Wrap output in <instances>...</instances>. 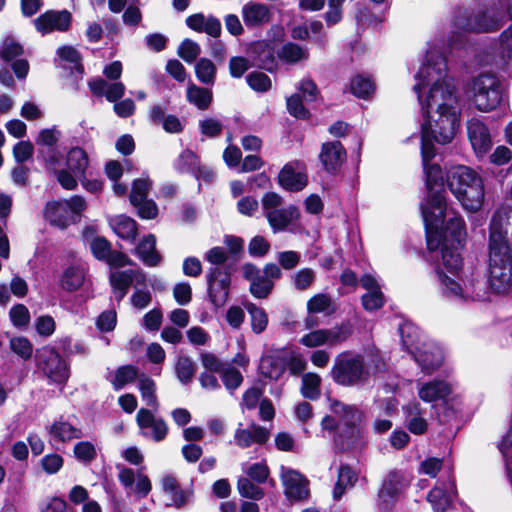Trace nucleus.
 Masks as SVG:
<instances>
[{
    "mask_svg": "<svg viewBox=\"0 0 512 512\" xmlns=\"http://www.w3.org/2000/svg\"><path fill=\"white\" fill-rule=\"evenodd\" d=\"M284 199L276 192H267L261 199L263 214L274 233L289 230L299 220L300 210L290 204L283 207Z\"/></svg>",
    "mask_w": 512,
    "mask_h": 512,
    "instance_id": "obj_8",
    "label": "nucleus"
},
{
    "mask_svg": "<svg viewBox=\"0 0 512 512\" xmlns=\"http://www.w3.org/2000/svg\"><path fill=\"white\" fill-rule=\"evenodd\" d=\"M135 253L139 259L149 267H155L160 264L162 258L156 250V238L149 234L145 236L135 248Z\"/></svg>",
    "mask_w": 512,
    "mask_h": 512,
    "instance_id": "obj_32",
    "label": "nucleus"
},
{
    "mask_svg": "<svg viewBox=\"0 0 512 512\" xmlns=\"http://www.w3.org/2000/svg\"><path fill=\"white\" fill-rule=\"evenodd\" d=\"M308 314L324 313L331 315L335 312V305L332 298L325 293L315 294L307 301Z\"/></svg>",
    "mask_w": 512,
    "mask_h": 512,
    "instance_id": "obj_47",
    "label": "nucleus"
},
{
    "mask_svg": "<svg viewBox=\"0 0 512 512\" xmlns=\"http://www.w3.org/2000/svg\"><path fill=\"white\" fill-rule=\"evenodd\" d=\"M243 277L250 282V292L258 299L267 298L273 288L274 282L265 276L261 270L251 263H246L242 267Z\"/></svg>",
    "mask_w": 512,
    "mask_h": 512,
    "instance_id": "obj_22",
    "label": "nucleus"
},
{
    "mask_svg": "<svg viewBox=\"0 0 512 512\" xmlns=\"http://www.w3.org/2000/svg\"><path fill=\"white\" fill-rule=\"evenodd\" d=\"M454 495L455 484L453 480H450L448 486L445 488H433L429 492L427 499L431 503L435 512H445L450 507Z\"/></svg>",
    "mask_w": 512,
    "mask_h": 512,
    "instance_id": "obj_33",
    "label": "nucleus"
},
{
    "mask_svg": "<svg viewBox=\"0 0 512 512\" xmlns=\"http://www.w3.org/2000/svg\"><path fill=\"white\" fill-rule=\"evenodd\" d=\"M186 25L196 31L205 32L211 37L218 38L222 31L221 22L215 16H205L203 13H196L186 18Z\"/></svg>",
    "mask_w": 512,
    "mask_h": 512,
    "instance_id": "obj_29",
    "label": "nucleus"
},
{
    "mask_svg": "<svg viewBox=\"0 0 512 512\" xmlns=\"http://www.w3.org/2000/svg\"><path fill=\"white\" fill-rule=\"evenodd\" d=\"M447 185L465 210L475 212L482 207L485 196L483 180L470 167H452L447 174Z\"/></svg>",
    "mask_w": 512,
    "mask_h": 512,
    "instance_id": "obj_4",
    "label": "nucleus"
},
{
    "mask_svg": "<svg viewBox=\"0 0 512 512\" xmlns=\"http://www.w3.org/2000/svg\"><path fill=\"white\" fill-rule=\"evenodd\" d=\"M200 161L198 156L191 150H184L175 162V169L180 173H193L196 171Z\"/></svg>",
    "mask_w": 512,
    "mask_h": 512,
    "instance_id": "obj_54",
    "label": "nucleus"
},
{
    "mask_svg": "<svg viewBox=\"0 0 512 512\" xmlns=\"http://www.w3.org/2000/svg\"><path fill=\"white\" fill-rule=\"evenodd\" d=\"M412 355L421 367L422 371L427 374L438 369L442 365L444 359L441 348L432 342L423 343V346Z\"/></svg>",
    "mask_w": 512,
    "mask_h": 512,
    "instance_id": "obj_25",
    "label": "nucleus"
},
{
    "mask_svg": "<svg viewBox=\"0 0 512 512\" xmlns=\"http://www.w3.org/2000/svg\"><path fill=\"white\" fill-rule=\"evenodd\" d=\"M217 69L208 58H200L195 64V75L204 85L213 86L216 81Z\"/></svg>",
    "mask_w": 512,
    "mask_h": 512,
    "instance_id": "obj_49",
    "label": "nucleus"
},
{
    "mask_svg": "<svg viewBox=\"0 0 512 512\" xmlns=\"http://www.w3.org/2000/svg\"><path fill=\"white\" fill-rule=\"evenodd\" d=\"M277 55L280 60L289 64H295L308 59L309 51L307 48L294 42H287L278 50Z\"/></svg>",
    "mask_w": 512,
    "mask_h": 512,
    "instance_id": "obj_46",
    "label": "nucleus"
},
{
    "mask_svg": "<svg viewBox=\"0 0 512 512\" xmlns=\"http://www.w3.org/2000/svg\"><path fill=\"white\" fill-rule=\"evenodd\" d=\"M507 13L511 24L498 37V54L505 62L512 59V0L507 2Z\"/></svg>",
    "mask_w": 512,
    "mask_h": 512,
    "instance_id": "obj_45",
    "label": "nucleus"
},
{
    "mask_svg": "<svg viewBox=\"0 0 512 512\" xmlns=\"http://www.w3.org/2000/svg\"><path fill=\"white\" fill-rule=\"evenodd\" d=\"M448 238L451 239L452 243L461 246L466 238V227L465 222L460 216L451 217L445 227V242L447 243Z\"/></svg>",
    "mask_w": 512,
    "mask_h": 512,
    "instance_id": "obj_48",
    "label": "nucleus"
},
{
    "mask_svg": "<svg viewBox=\"0 0 512 512\" xmlns=\"http://www.w3.org/2000/svg\"><path fill=\"white\" fill-rule=\"evenodd\" d=\"M138 389L141 394L142 401L153 411L159 409V401L156 395V383L145 373H141L138 377Z\"/></svg>",
    "mask_w": 512,
    "mask_h": 512,
    "instance_id": "obj_40",
    "label": "nucleus"
},
{
    "mask_svg": "<svg viewBox=\"0 0 512 512\" xmlns=\"http://www.w3.org/2000/svg\"><path fill=\"white\" fill-rule=\"evenodd\" d=\"M186 98L189 103L195 105L198 109L206 110L212 102L213 94L210 89L190 82L187 86Z\"/></svg>",
    "mask_w": 512,
    "mask_h": 512,
    "instance_id": "obj_41",
    "label": "nucleus"
},
{
    "mask_svg": "<svg viewBox=\"0 0 512 512\" xmlns=\"http://www.w3.org/2000/svg\"><path fill=\"white\" fill-rule=\"evenodd\" d=\"M328 10L324 14V20L328 27H332L343 18V4L346 0H327Z\"/></svg>",
    "mask_w": 512,
    "mask_h": 512,
    "instance_id": "obj_62",
    "label": "nucleus"
},
{
    "mask_svg": "<svg viewBox=\"0 0 512 512\" xmlns=\"http://www.w3.org/2000/svg\"><path fill=\"white\" fill-rule=\"evenodd\" d=\"M415 79L417 82L413 90L424 116L421 133L427 130L440 144L451 142L459 125L460 108L443 53L436 49L428 50L426 61Z\"/></svg>",
    "mask_w": 512,
    "mask_h": 512,
    "instance_id": "obj_1",
    "label": "nucleus"
},
{
    "mask_svg": "<svg viewBox=\"0 0 512 512\" xmlns=\"http://www.w3.org/2000/svg\"><path fill=\"white\" fill-rule=\"evenodd\" d=\"M374 90V83L369 77L358 75L351 80V92L359 98H366Z\"/></svg>",
    "mask_w": 512,
    "mask_h": 512,
    "instance_id": "obj_63",
    "label": "nucleus"
},
{
    "mask_svg": "<svg viewBox=\"0 0 512 512\" xmlns=\"http://www.w3.org/2000/svg\"><path fill=\"white\" fill-rule=\"evenodd\" d=\"M401 342L403 347L411 354L417 351L426 343L422 340L420 329L410 322H404L399 326Z\"/></svg>",
    "mask_w": 512,
    "mask_h": 512,
    "instance_id": "obj_37",
    "label": "nucleus"
},
{
    "mask_svg": "<svg viewBox=\"0 0 512 512\" xmlns=\"http://www.w3.org/2000/svg\"><path fill=\"white\" fill-rule=\"evenodd\" d=\"M316 281V272L312 268H302L291 275V284L294 290L305 292L311 289Z\"/></svg>",
    "mask_w": 512,
    "mask_h": 512,
    "instance_id": "obj_51",
    "label": "nucleus"
},
{
    "mask_svg": "<svg viewBox=\"0 0 512 512\" xmlns=\"http://www.w3.org/2000/svg\"><path fill=\"white\" fill-rule=\"evenodd\" d=\"M330 411L334 416L326 415L321 421L324 431L332 432L339 427H352L361 425L364 413L356 405L343 403L339 400H330Z\"/></svg>",
    "mask_w": 512,
    "mask_h": 512,
    "instance_id": "obj_11",
    "label": "nucleus"
},
{
    "mask_svg": "<svg viewBox=\"0 0 512 512\" xmlns=\"http://www.w3.org/2000/svg\"><path fill=\"white\" fill-rule=\"evenodd\" d=\"M252 65L272 71L275 67V57L271 46L263 41L253 43L248 50Z\"/></svg>",
    "mask_w": 512,
    "mask_h": 512,
    "instance_id": "obj_30",
    "label": "nucleus"
},
{
    "mask_svg": "<svg viewBox=\"0 0 512 512\" xmlns=\"http://www.w3.org/2000/svg\"><path fill=\"white\" fill-rule=\"evenodd\" d=\"M245 308L250 315L252 331L256 334L262 333L268 325V316L265 310L251 302L246 303Z\"/></svg>",
    "mask_w": 512,
    "mask_h": 512,
    "instance_id": "obj_52",
    "label": "nucleus"
},
{
    "mask_svg": "<svg viewBox=\"0 0 512 512\" xmlns=\"http://www.w3.org/2000/svg\"><path fill=\"white\" fill-rule=\"evenodd\" d=\"M200 53V45L188 38L182 41L177 50L178 56L189 64L193 63L198 58Z\"/></svg>",
    "mask_w": 512,
    "mask_h": 512,
    "instance_id": "obj_60",
    "label": "nucleus"
},
{
    "mask_svg": "<svg viewBox=\"0 0 512 512\" xmlns=\"http://www.w3.org/2000/svg\"><path fill=\"white\" fill-rule=\"evenodd\" d=\"M280 478L284 486L285 495L294 501L307 499L309 495L308 481L298 471L281 466Z\"/></svg>",
    "mask_w": 512,
    "mask_h": 512,
    "instance_id": "obj_19",
    "label": "nucleus"
},
{
    "mask_svg": "<svg viewBox=\"0 0 512 512\" xmlns=\"http://www.w3.org/2000/svg\"><path fill=\"white\" fill-rule=\"evenodd\" d=\"M407 484L403 472L397 470L389 472L383 480L382 487L378 493L379 508L384 512L391 510Z\"/></svg>",
    "mask_w": 512,
    "mask_h": 512,
    "instance_id": "obj_15",
    "label": "nucleus"
},
{
    "mask_svg": "<svg viewBox=\"0 0 512 512\" xmlns=\"http://www.w3.org/2000/svg\"><path fill=\"white\" fill-rule=\"evenodd\" d=\"M450 386L442 380H434L422 384L418 388V396L424 402L442 400L450 394Z\"/></svg>",
    "mask_w": 512,
    "mask_h": 512,
    "instance_id": "obj_35",
    "label": "nucleus"
},
{
    "mask_svg": "<svg viewBox=\"0 0 512 512\" xmlns=\"http://www.w3.org/2000/svg\"><path fill=\"white\" fill-rule=\"evenodd\" d=\"M239 494L244 498L260 500L264 497L263 489L247 477H240L237 482Z\"/></svg>",
    "mask_w": 512,
    "mask_h": 512,
    "instance_id": "obj_56",
    "label": "nucleus"
},
{
    "mask_svg": "<svg viewBox=\"0 0 512 512\" xmlns=\"http://www.w3.org/2000/svg\"><path fill=\"white\" fill-rule=\"evenodd\" d=\"M355 19L358 26L362 28L376 27L383 21L382 15L373 13L365 5L358 7Z\"/></svg>",
    "mask_w": 512,
    "mask_h": 512,
    "instance_id": "obj_59",
    "label": "nucleus"
},
{
    "mask_svg": "<svg viewBox=\"0 0 512 512\" xmlns=\"http://www.w3.org/2000/svg\"><path fill=\"white\" fill-rule=\"evenodd\" d=\"M57 56L62 60L72 65L77 72H83L82 57L80 52L73 46L65 45L57 49Z\"/></svg>",
    "mask_w": 512,
    "mask_h": 512,
    "instance_id": "obj_57",
    "label": "nucleus"
},
{
    "mask_svg": "<svg viewBox=\"0 0 512 512\" xmlns=\"http://www.w3.org/2000/svg\"><path fill=\"white\" fill-rule=\"evenodd\" d=\"M39 368L56 384H64L69 378V368L62 356L53 348H45L39 356Z\"/></svg>",
    "mask_w": 512,
    "mask_h": 512,
    "instance_id": "obj_14",
    "label": "nucleus"
},
{
    "mask_svg": "<svg viewBox=\"0 0 512 512\" xmlns=\"http://www.w3.org/2000/svg\"><path fill=\"white\" fill-rule=\"evenodd\" d=\"M321 378L316 373H306L302 376L301 393L305 398L316 400L320 397Z\"/></svg>",
    "mask_w": 512,
    "mask_h": 512,
    "instance_id": "obj_53",
    "label": "nucleus"
},
{
    "mask_svg": "<svg viewBox=\"0 0 512 512\" xmlns=\"http://www.w3.org/2000/svg\"><path fill=\"white\" fill-rule=\"evenodd\" d=\"M247 84L256 92L264 93L272 86L271 79L263 72L254 71L246 76Z\"/></svg>",
    "mask_w": 512,
    "mask_h": 512,
    "instance_id": "obj_61",
    "label": "nucleus"
},
{
    "mask_svg": "<svg viewBox=\"0 0 512 512\" xmlns=\"http://www.w3.org/2000/svg\"><path fill=\"white\" fill-rule=\"evenodd\" d=\"M505 213L497 211L490 223L489 284L497 294H507L512 289V257L504 230Z\"/></svg>",
    "mask_w": 512,
    "mask_h": 512,
    "instance_id": "obj_3",
    "label": "nucleus"
},
{
    "mask_svg": "<svg viewBox=\"0 0 512 512\" xmlns=\"http://www.w3.org/2000/svg\"><path fill=\"white\" fill-rule=\"evenodd\" d=\"M458 245L449 246L446 242L443 243L441 249V264L447 273L453 276H458L462 268L463 260L458 252Z\"/></svg>",
    "mask_w": 512,
    "mask_h": 512,
    "instance_id": "obj_39",
    "label": "nucleus"
},
{
    "mask_svg": "<svg viewBox=\"0 0 512 512\" xmlns=\"http://www.w3.org/2000/svg\"><path fill=\"white\" fill-rule=\"evenodd\" d=\"M44 216L51 225L61 229H64L71 223H74V219L71 218L67 210V204L63 203V201L47 203L44 209Z\"/></svg>",
    "mask_w": 512,
    "mask_h": 512,
    "instance_id": "obj_31",
    "label": "nucleus"
},
{
    "mask_svg": "<svg viewBox=\"0 0 512 512\" xmlns=\"http://www.w3.org/2000/svg\"><path fill=\"white\" fill-rule=\"evenodd\" d=\"M330 375L337 384L354 387L368 382L370 370L361 354L345 351L335 358Z\"/></svg>",
    "mask_w": 512,
    "mask_h": 512,
    "instance_id": "obj_6",
    "label": "nucleus"
},
{
    "mask_svg": "<svg viewBox=\"0 0 512 512\" xmlns=\"http://www.w3.org/2000/svg\"><path fill=\"white\" fill-rule=\"evenodd\" d=\"M195 371H196V365L190 357L180 356L177 359V362L175 365V372H176L178 380L181 383L187 384V383L191 382V380L195 374Z\"/></svg>",
    "mask_w": 512,
    "mask_h": 512,
    "instance_id": "obj_55",
    "label": "nucleus"
},
{
    "mask_svg": "<svg viewBox=\"0 0 512 512\" xmlns=\"http://www.w3.org/2000/svg\"><path fill=\"white\" fill-rule=\"evenodd\" d=\"M76 421L74 416L67 418L61 416L54 421L48 430L51 442L66 443L83 437L82 429L77 426Z\"/></svg>",
    "mask_w": 512,
    "mask_h": 512,
    "instance_id": "obj_23",
    "label": "nucleus"
},
{
    "mask_svg": "<svg viewBox=\"0 0 512 512\" xmlns=\"http://www.w3.org/2000/svg\"><path fill=\"white\" fill-rule=\"evenodd\" d=\"M433 140L434 138L424 129V132L421 133V156L426 176L428 199L421 205V212L427 230L442 227L446 209L444 190H434L435 186L442 187L443 185V171L438 164H429L436 154Z\"/></svg>",
    "mask_w": 512,
    "mask_h": 512,
    "instance_id": "obj_2",
    "label": "nucleus"
},
{
    "mask_svg": "<svg viewBox=\"0 0 512 512\" xmlns=\"http://www.w3.org/2000/svg\"><path fill=\"white\" fill-rule=\"evenodd\" d=\"M278 183L287 191L298 192L306 187L308 176L300 162H290L279 172Z\"/></svg>",
    "mask_w": 512,
    "mask_h": 512,
    "instance_id": "obj_20",
    "label": "nucleus"
},
{
    "mask_svg": "<svg viewBox=\"0 0 512 512\" xmlns=\"http://www.w3.org/2000/svg\"><path fill=\"white\" fill-rule=\"evenodd\" d=\"M241 16L246 28L257 29L270 23L272 11L268 5L251 0L242 6Z\"/></svg>",
    "mask_w": 512,
    "mask_h": 512,
    "instance_id": "obj_21",
    "label": "nucleus"
},
{
    "mask_svg": "<svg viewBox=\"0 0 512 512\" xmlns=\"http://www.w3.org/2000/svg\"><path fill=\"white\" fill-rule=\"evenodd\" d=\"M220 377L226 389L233 393L243 382V376L241 372L235 367L226 365L221 371Z\"/></svg>",
    "mask_w": 512,
    "mask_h": 512,
    "instance_id": "obj_58",
    "label": "nucleus"
},
{
    "mask_svg": "<svg viewBox=\"0 0 512 512\" xmlns=\"http://www.w3.org/2000/svg\"><path fill=\"white\" fill-rule=\"evenodd\" d=\"M66 163L75 177L82 178L88 168V155L82 148L74 147L68 152Z\"/></svg>",
    "mask_w": 512,
    "mask_h": 512,
    "instance_id": "obj_42",
    "label": "nucleus"
},
{
    "mask_svg": "<svg viewBox=\"0 0 512 512\" xmlns=\"http://www.w3.org/2000/svg\"><path fill=\"white\" fill-rule=\"evenodd\" d=\"M351 334V326L349 324H342L330 329H317L311 331L300 339V343L309 348H315L322 345L333 347L346 341Z\"/></svg>",
    "mask_w": 512,
    "mask_h": 512,
    "instance_id": "obj_13",
    "label": "nucleus"
},
{
    "mask_svg": "<svg viewBox=\"0 0 512 512\" xmlns=\"http://www.w3.org/2000/svg\"><path fill=\"white\" fill-rule=\"evenodd\" d=\"M504 15V5L501 2L496 3L495 0H492L486 10L479 11L465 20L458 18L455 25L471 32H491L498 30L502 26Z\"/></svg>",
    "mask_w": 512,
    "mask_h": 512,
    "instance_id": "obj_10",
    "label": "nucleus"
},
{
    "mask_svg": "<svg viewBox=\"0 0 512 512\" xmlns=\"http://www.w3.org/2000/svg\"><path fill=\"white\" fill-rule=\"evenodd\" d=\"M109 281L112 287L115 300L120 303L128 293L130 285H135V292L131 296V303L137 309L146 308L152 299L148 290L138 287L146 286V275L141 269H128L124 271H114L109 275Z\"/></svg>",
    "mask_w": 512,
    "mask_h": 512,
    "instance_id": "obj_5",
    "label": "nucleus"
},
{
    "mask_svg": "<svg viewBox=\"0 0 512 512\" xmlns=\"http://www.w3.org/2000/svg\"><path fill=\"white\" fill-rule=\"evenodd\" d=\"M357 480V473L349 465H341L338 471V479L333 489L334 499L339 500L346 489L352 488Z\"/></svg>",
    "mask_w": 512,
    "mask_h": 512,
    "instance_id": "obj_43",
    "label": "nucleus"
},
{
    "mask_svg": "<svg viewBox=\"0 0 512 512\" xmlns=\"http://www.w3.org/2000/svg\"><path fill=\"white\" fill-rule=\"evenodd\" d=\"M207 291L210 303L215 308L223 307L229 296L231 276L222 266L211 267L207 274Z\"/></svg>",
    "mask_w": 512,
    "mask_h": 512,
    "instance_id": "obj_12",
    "label": "nucleus"
},
{
    "mask_svg": "<svg viewBox=\"0 0 512 512\" xmlns=\"http://www.w3.org/2000/svg\"><path fill=\"white\" fill-rule=\"evenodd\" d=\"M35 29L42 35L67 32L72 24V14L66 10H47L33 21Z\"/></svg>",
    "mask_w": 512,
    "mask_h": 512,
    "instance_id": "obj_17",
    "label": "nucleus"
},
{
    "mask_svg": "<svg viewBox=\"0 0 512 512\" xmlns=\"http://www.w3.org/2000/svg\"><path fill=\"white\" fill-rule=\"evenodd\" d=\"M161 486L170 502L167 505L181 508L186 505L192 497V491L182 489L178 480L172 474H166L161 479Z\"/></svg>",
    "mask_w": 512,
    "mask_h": 512,
    "instance_id": "obj_27",
    "label": "nucleus"
},
{
    "mask_svg": "<svg viewBox=\"0 0 512 512\" xmlns=\"http://www.w3.org/2000/svg\"><path fill=\"white\" fill-rule=\"evenodd\" d=\"M86 267L82 263H75L67 267L61 276V287L69 292L78 290L84 283Z\"/></svg>",
    "mask_w": 512,
    "mask_h": 512,
    "instance_id": "obj_34",
    "label": "nucleus"
},
{
    "mask_svg": "<svg viewBox=\"0 0 512 512\" xmlns=\"http://www.w3.org/2000/svg\"><path fill=\"white\" fill-rule=\"evenodd\" d=\"M346 156L343 145L339 141H331L322 145L319 159L328 173L337 174L346 161Z\"/></svg>",
    "mask_w": 512,
    "mask_h": 512,
    "instance_id": "obj_24",
    "label": "nucleus"
},
{
    "mask_svg": "<svg viewBox=\"0 0 512 512\" xmlns=\"http://www.w3.org/2000/svg\"><path fill=\"white\" fill-rule=\"evenodd\" d=\"M109 224L116 235L129 242H134L137 237V223L125 215H118L110 219Z\"/></svg>",
    "mask_w": 512,
    "mask_h": 512,
    "instance_id": "obj_38",
    "label": "nucleus"
},
{
    "mask_svg": "<svg viewBox=\"0 0 512 512\" xmlns=\"http://www.w3.org/2000/svg\"><path fill=\"white\" fill-rule=\"evenodd\" d=\"M333 443L341 452H357L367 445V434L362 425L334 429Z\"/></svg>",
    "mask_w": 512,
    "mask_h": 512,
    "instance_id": "obj_16",
    "label": "nucleus"
},
{
    "mask_svg": "<svg viewBox=\"0 0 512 512\" xmlns=\"http://www.w3.org/2000/svg\"><path fill=\"white\" fill-rule=\"evenodd\" d=\"M404 413L406 427L411 433L421 435L426 432L428 424L422 416L420 404L418 402H411L405 406Z\"/></svg>",
    "mask_w": 512,
    "mask_h": 512,
    "instance_id": "obj_36",
    "label": "nucleus"
},
{
    "mask_svg": "<svg viewBox=\"0 0 512 512\" xmlns=\"http://www.w3.org/2000/svg\"><path fill=\"white\" fill-rule=\"evenodd\" d=\"M151 188V181L146 178H140L134 180L130 193L131 204H138L144 199H147V195Z\"/></svg>",
    "mask_w": 512,
    "mask_h": 512,
    "instance_id": "obj_64",
    "label": "nucleus"
},
{
    "mask_svg": "<svg viewBox=\"0 0 512 512\" xmlns=\"http://www.w3.org/2000/svg\"><path fill=\"white\" fill-rule=\"evenodd\" d=\"M138 368L133 365H124L119 367L115 372L110 382L115 390L122 389L125 385L138 381L139 377Z\"/></svg>",
    "mask_w": 512,
    "mask_h": 512,
    "instance_id": "obj_50",
    "label": "nucleus"
},
{
    "mask_svg": "<svg viewBox=\"0 0 512 512\" xmlns=\"http://www.w3.org/2000/svg\"><path fill=\"white\" fill-rule=\"evenodd\" d=\"M259 370L264 377L277 380L285 371V363L279 356L265 355L260 360Z\"/></svg>",
    "mask_w": 512,
    "mask_h": 512,
    "instance_id": "obj_44",
    "label": "nucleus"
},
{
    "mask_svg": "<svg viewBox=\"0 0 512 512\" xmlns=\"http://www.w3.org/2000/svg\"><path fill=\"white\" fill-rule=\"evenodd\" d=\"M269 436L270 432L268 429L253 424L247 429L237 428L234 433V440L239 447L248 448L254 443L259 445L265 444Z\"/></svg>",
    "mask_w": 512,
    "mask_h": 512,
    "instance_id": "obj_28",
    "label": "nucleus"
},
{
    "mask_svg": "<svg viewBox=\"0 0 512 512\" xmlns=\"http://www.w3.org/2000/svg\"><path fill=\"white\" fill-rule=\"evenodd\" d=\"M470 91L475 107L482 112L495 109L502 100L500 80L492 74H480L472 80Z\"/></svg>",
    "mask_w": 512,
    "mask_h": 512,
    "instance_id": "obj_9",
    "label": "nucleus"
},
{
    "mask_svg": "<svg viewBox=\"0 0 512 512\" xmlns=\"http://www.w3.org/2000/svg\"><path fill=\"white\" fill-rule=\"evenodd\" d=\"M442 294L453 301L466 303L469 301H486L489 299V291L485 283L474 278L464 281L462 286L458 281L448 276L440 267L436 269Z\"/></svg>",
    "mask_w": 512,
    "mask_h": 512,
    "instance_id": "obj_7",
    "label": "nucleus"
},
{
    "mask_svg": "<svg viewBox=\"0 0 512 512\" xmlns=\"http://www.w3.org/2000/svg\"><path fill=\"white\" fill-rule=\"evenodd\" d=\"M468 137L477 155L486 154L491 146L492 139L487 126L479 119L473 118L467 124Z\"/></svg>",
    "mask_w": 512,
    "mask_h": 512,
    "instance_id": "obj_26",
    "label": "nucleus"
},
{
    "mask_svg": "<svg viewBox=\"0 0 512 512\" xmlns=\"http://www.w3.org/2000/svg\"><path fill=\"white\" fill-rule=\"evenodd\" d=\"M136 422L141 435L155 442L163 441L168 434L167 423L163 418L155 417L152 409H139Z\"/></svg>",
    "mask_w": 512,
    "mask_h": 512,
    "instance_id": "obj_18",
    "label": "nucleus"
}]
</instances>
